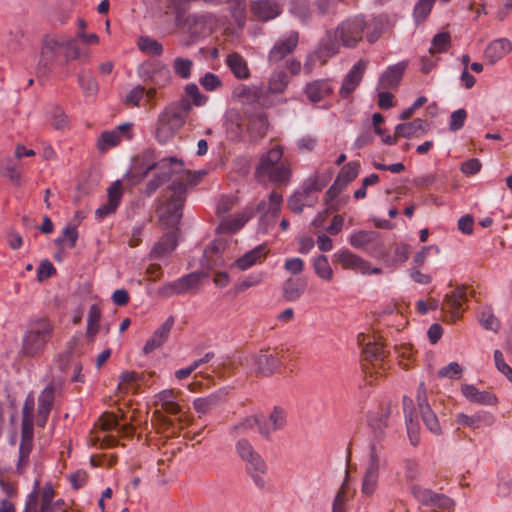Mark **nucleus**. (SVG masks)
Listing matches in <instances>:
<instances>
[{"instance_id":"f257e3e1","label":"nucleus","mask_w":512,"mask_h":512,"mask_svg":"<svg viewBox=\"0 0 512 512\" xmlns=\"http://www.w3.org/2000/svg\"><path fill=\"white\" fill-rule=\"evenodd\" d=\"M183 161L175 157L163 159L153 163L144 172L159 169L160 172L148 181L145 189L147 196H151L160 186L168 180L171 184L163 193V201L157 209L159 220L167 227H175L179 224L183 215V206L189 186H194L200 181V175L183 168Z\"/></svg>"},{"instance_id":"f03ea898","label":"nucleus","mask_w":512,"mask_h":512,"mask_svg":"<svg viewBox=\"0 0 512 512\" xmlns=\"http://www.w3.org/2000/svg\"><path fill=\"white\" fill-rule=\"evenodd\" d=\"M281 146H275L262 154L255 167L254 178L260 184L272 183L275 186H287L292 177L289 160L284 159Z\"/></svg>"},{"instance_id":"7ed1b4c3","label":"nucleus","mask_w":512,"mask_h":512,"mask_svg":"<svg viewBox=\"0 0 512 512\" xmlns=\"http://www.w3.org/2000/svg\"><path fill=\"white\" fill-rule=\"evenodd\" d=\"M53 333L54 326L48 318L32 320L23 335L19 355L24 358L41 357Z\"/></svg>"},{"instance_id":"20e7f679","label":"nucleus","mask_w":512,"mask_h":512,"mask_svg":"<svg viewBox=\"0 0 512 512\" xmlns=\"http://www.w3.org/2000/svg\"><path fill=\"white\" fill-rule=\"evenodd\" d=\"M190 110L191 104L185 99L169 104L158 117L157 140L165 144L172 139L185 125Z\"/></svg>"},{"instance_id":"39448f33","label":"nucleus","mask_w":512,"mask_h":512,"mask_svg":"<svg viewBox=\"0 0 512 512\" xmlns=\"http://www.w3.org/2000/svg\"><path fill=\"white\" fill-rule=\"evenodd\" d=\"M326 186L318 175L308 178L301 189L295 191L287 200L288 209L294 214H300L305 207H313L318 201V193Z\"/></svg>"},{"instance_id":"423d86ee","label":"nucleus","mask_w":512,"mask_h":512,"mask_svg":"<svg viewBox=\"0 0 512 512\" xmlns=\"http://www.w3.org/2000/svg\"><path fill=\"white\" fill-rule=\"evenodd\" d=\"M33 412L34 399L28 397L22 410L21 443L19 447V459L17 463V472L23 473L28 465L29 455L33 447Z\"/></svg>"},{"instance_id":"0eeeda50","label":"nucleus","mask_w":512,"mask_h":512,"mask_svg":"<svg viewBox=\"0 0 512 512\" xmlns=\"http://www.w3.org/2000/svg\"><path fill=\"white\" fill-rule=\"evenodd\" d=\"M208 274L204 271L191 272L175 281L167 282L157 290V295L161 298H170L175 295L194 294L202 286L203 279Z\"/></svg>"},{"instance_id":"6e6552de","label":"nucleus","mask_w":512,"mask_h":512,"mask_svg":"<svg viewBox=\"0 0 512 512\" xmlns=\"http://www.w3.org/2000/svg\"><path fill=\"white\" fill-rule=\"evenodd\" d=\"M368 24L363 15H355L344 19L334 31L336 41L343 46L354 48L363 39Z\"/></svg>"},{"instance_id":"1a4fd4ad","label":"nucleus","mask_w":512,"mask_h":512,"mask_svg":"<svg viewBox=\"0 0 512 512\" xmlns=\"http://www.w3.org/2000/svg\"><path fill=\"white\" fill-rule=\"evenodd\" d=\"M63 54V43L53 37H45L36 66L37 77H46Z\"/></svg>"},{"instance_id":"9d476101","label":"nucleus","mask_w":512,"mask_h":512,"mask_svg":"<svg viewBox=\"0 0 512 512\" xmlns=\"http://www.w3.org/2000/svg\"><path fill=\"white\" fill-rule=\"evenodd\" d=\"M175 13V25L179 29L188 31L195 35L198 33V26H204L207 22L205 15L187 14V0H169Z\"/></svg>"},{"instance_id":"9b49d317","label":"nucleus","mask_w":512,"mask_h":512,"mask_svg":"<svg viewBox=\"0 0 512 512\" xmlns=\"http://www.w3.org/2000/svg\"><path fill=\"white\" fill-rule=\"evenodd\" d=\"M233 98L244 106L253 107H269L272 105V100L268 96L265 87H247L241 85L234 89L232 93Z\"/></svg>"},{"instance_id":"f8f14e48","label":"nucleus","mask_w":512,"mask_h":512,"mask_svg":"<svg viewBox=\"0 0 512 512\" xmlns=\"http://www.w3.org/2000/svg\"><path fill=\"white\" fill-rule=\"evenodd\" d=\"M428 131V123L420 118L414 119L411 122L399 124L395 128L393 136L386 135L382 138V141L387 145H394L398 139L410 138L418 134H424Z\"/></svg>"},{"instance_id":"ddd939ff","label":"nucleus","mask_w":512,"mask_h":512,"mask_svg":"<svg viewBox=\"0 0 512 512\" xmlns=\"http://www.w3.org/2000/svg\"><path fill=\"white\" fill-rule=\"evenodd\" d=\"M57 387L55 380H52L46 388L41 392L38 398V409L36 415V424L39 427H44L51 409L54 404V394Z\"/></svg>"},{"instance_id":"4468645a","label":"nucleus","mask_w":512,"mask_h":512,"mask_svg":"<svg viewBox=\"0 0 512 512\" xmlns=\"http://www.w3.org/2000/svg\"><path fill=\"white\" fill-rule=\"evenodd\" d=\"M379 463L380 461L376 447L375 445H371L369 464L362 483V493L367 496L372 495L377 487L379 477Z\"/></svg>"},{"instance_id":"2eb2a0df","label":"nucleus","mask_w":512,"mask_h":512,"mask_svg":"<svg viewBox=\"0 0 512 512\" xmlns=\"http://www.w3.org/2000/svg\"><path fill=\"white\" fill-rule=\"evenodd\" d=\"M299 42V34L296 31L291 32L286 38L280 39L275 43L268 55V61L276 64L292 53Z\"/></svg>"},{"instance_id":"dca6fc26","label":"nucleus","mask_w":512,"mask_h":512,"mask_svg":"<svg viewBox=\"0 0 512 512\" xmlns=\"http://www.w3.org/2000/svg\"><path fill=\"white\" fill-rule=\"evenodd\" d=\"M251 13L260 21H269L282 13L278 0H256L250 5Z\"/></svg>"},{"instance_id":"f3484780","label":"nucleus","mask_w":512,"mask_h":512,"mask_svg":"<svg viewBox=\"0 0 512 512\" xmlns=\"http://www.w3.org/2000/svg\"><path fill=\"white\" fill-rule=\"evenodd\" d=\"M107 196V202L95 211V215L98 219H103L116 211L123 196L121 181L117 180L109 186Z\"/></svg>"},{"instance_id":"a211bd4d","label":"nucleus","mask_w":512,"mask_h":512,"mask_svg":"<svg viewBox=\"0 0 512 512\" xmlns=\"http://www.w3.org/2000/svg\"><path fill=\"white\" fill-rule=\"evenodd\" d=\"M464 301H467L466 287L458 286L454 291L445 296L442 310L449 312L452 321H455L462 315V302Z\"/></svg>"},{"instance_id":"6ab92c4d","label":"nucleus","mask_w":512,"mask_h":512,"mask_svg":"<svg viewBox=\"0 0 512 512\" xmlns=\"http://www.w3.org/2000/svg\"><path fill=\"white\" fill-rule=\"evenodd\" d=\"M367 67V63L364 60H359L345 76L340 89V95L343 98H347L359 85L362 80L363 74Z\"/></svg>"},{"instance_id":"aec40b11","label":"nucleus","mask_w":512,"mask_h":512,"mask_svg":"<svg viewBox=\"0 0 512 512\" xmlns=\"http://www.w3.org/2000/svg\"><path fill=\"white\" fill-rule=\"evenodd\" d=\"M174 325V317L170 316L146 342L143 351L145 354L153 352L155 349L161 347L168 339L169 333Z\"/></svg>"},{"instance_id":"412c9836","label":"nucleus","mask_w":512,"mask_h":512,"mask_svg":"<svg viewBox=\"0 0 512 512\" xmlns=\"http://www.w3.org/2000/svg\"><path fill=\"white\" fill-rule=\"evenodd\" d=\"M267 253L268 251L266 250V247L264 245H259L245 253L242 257L238 258L233 263V267H236L241 271H245L251 266L261 263L266 258Z\"/></svg>"},{"instance_id":"4be33fe9","label":"nucleus","mask_w":512,"mask_h":512,"mask_svg":"<svg viewBox=\"0 0 512 512\" xmlns=\"http://www.w3.org/2000/svg\"><path fill=\"white\" fill-rule=\"evenodd\" d=\"M463 395L471 402L481 405H495L497 397L489 391H480L474 385L463 384L461 386Z\"/></svg>"},{"instance_id":"5701e85b","label":"nucleus","mask_w":512,"mask_h":512,"mask_svg":"<svg viewBox=\"0 0 512 512\" xmlns=\"http://www.w3.org/2000/svg\"><path fill=\"white\" fill-rule=\"evenodd\" d=\"M337 261L342 265L344 269H353L357 270L363 274L369 273L370 265L368 262L353 254L352 252L346 250L337 253L336 255Z\"/></svg>"},{"instance_id":"b1692460","label":"nucleus","mask_w":512,"mask_h":512,"mask_svg":"<svg viewBox=\"0 0 512 512\" xmlns=\"http://www.w3.org/2000/svg\"><path fill=\"white\" fill-rule=\"evenodd\" d=\"M512 50L511 42L506 38H500L491 42L485 49L484 55L490 64H494Z\"/></svg>"},{"instance_id":"393cba45","label":"nucleus","mask_w":512,"mask_h":512,"mask_svg":"<svg viewBox=\"0 0 512 512\" xmlns=\"http://www.w3.org/2000/svg\"><path fill=\"white\" fill-rule=\"evenodd\" d=\"M406 69L405 63H398L389 67L381 76L379 86L382 89H393L397 87Z\"/></svg>"},{"instance_id":"a878e982","label":"nucleus","mask_w":512,"mask_h":512,"mask_svg":"<svg viewBox=\"0 0 512 512\" xmlns=\"http://www.w3.org/2000/svg\"><path fill=\"white\" fill-rule=\"evenodd\" d=\"M254 363L256 372L265 377L273 374L280 364L276 356L263 351L255 355Z\"/></svg>"},{"instance_id":"bb28decb","label":"nucleus","mask_w":512,"mask_h":512,"mask_svg":"<svg viewBox=\"0 0 512 512\" xmlns=\"http://www.w3.org/2000/svg\"><path fill=\"white\" fill-rule=\"evenodd\" d=\"M226 65L237 79L244 80L250 77L247 62L239 53L232 52L228 54L226 57Z\"/></svg>"},{"instance_id":"cd10ccee","label":"nucleus","mask_w":512,"mask_h":512,"mask_svg":"<svg viewBox=\"0 0 512 512\" xmlns=\"http://www.w3.org/2000/svg\"><path fill=\"white\" fill-rule=\"evenodd\" d=\"M307 282L303 278H288L283 284V298L287 301L298 300L306 290Z\"/></svg>"},{"instance_id":"c85d7f7f","label":"nucleus","mask_w":512,"mask_h":512,"mask_svg":"<svg viewBox=\"0 0 512 512\" xmlns=\"http://www.w3.org/2000/svg\"><path fill=\"white\" fill-rule=\"evenodd\" d=\"M332 92V87L327 80H315L308 83L305 94L311 102H319Z\"/></svg>"},{"instance_id":"c756f323","label":"nucleus","mask_w":512,"mask_h":512,"mask_svg":"<svg viewBox=\"0 0 512 512\" xmlns=\"http://www.w3.org/2000/svg\"><path fill=\"white\" fill-rule=\"evenodd\" d=\"M269 421L271 422V426L266 424L259 425V432L265 438H269L271 431H275L284 427L286 423L285 412L281 408L275 407L269 416Z\"/></svg>"},{"instance_id":"7c9ffc66","label":"nucleus","mask_w":512,"mask_h":512,"mask_svg":"<svg viewBox=\"0 0 512 512\" xmlns=\"http://www.w3.org/2000/svg\"><path fill=\"white\" fill-rule=\"evenodd\" d=\"M289 84V78L285 71H274L268 79V86L265 90L270 94H282Z\"/></svg>"},{"instance_id":"2f4dec72","label":"nucleus","mask_w":512,"mask_h":512,"mask_svg":"<svg viewBox=\"0 0 512 512\" xmlns=\"http://www.w3.org/2000/svg\"><path fill=\"white\" fill-rule=\"evenodd\" d=\"M177 246V235L176 232L170 231L163 235V237L155 244L152 254L155 257H161L166 253H169Z\"/></svg>"},{"instance_id":"473e14b6","label":"nucleus","mask_w":512,"mask_h":512,"mask_svg":"<svg viewBox=\"0 0 512 512\" xmlns=\"http://www.w3.org/2000/svg\"><path fill=\"white\" fill-rule=\"evenodd\" d=\"M225 393H215L207 397L197 398L193 402L194 409L201 414L208 413L224 399Z\"/></svg>"},{"instance_id":"72a5a7b5","label":"nucleus","mask_w":512,"mask_h":512,"mask_svg":"<svg viewBox=\"0 0 512 512\" xmlns=\"http://www.w3.org/2000/svg\"><path fill=\"white\" fill-rule=\"evenodd\" d=\"M282 202V195L276 191H273L269 195L268 202L261 201L257 205V211L264 214L271 213L276 217L280 213Z\"/></svg>"},{"instance_id":"f704fd0d","label":"nucleus","mask_w":512,"mask_h":512,"mask_svg":"<svg viewBox=\"0 0 512 512\" xmlns=\"http://www.w3.org/2000/svg\"><path fill=\"white\" fill-rule=\"evenodd\" d=\"M249 464V472L251 473L254 482L258 487H263L264 481L259 474H263L266 471V465L259 454L254 453L251 457L246 460Z\"/></svg>"},{"instance_id":"c9c22d12","label":"nucleus","mask_w":512,"mask_h":512,"mask_svg":"<svg viewBox=\"0 0 512 512\" xmlns=\"http://www.w3.org/2000/svg\"><path fill=\"white\" fill-rule=\"evenodd\" d=\"M231 16L239 28H243L246 20V0H225Z\"/></svg>"},{"instance_id":"e433bc0d","label":"nucleus","mask_w":512,"mask_h":512,"mask_svg":"<svg viewBox=\"0 0 512 512\" xmlns=\"http://www.w3.org/2000/svg\"><path fill=\"white\" fill-rule=\"evenodd\" d=\"M100 318H101V310L98 307V305H96V304L91 305L90 309H89V313H88V324H87V331H86V336L90 342L94 341V338L99 331Z\"/></svg>"},{"instance_id":"4c0bfd02","label":"nucleus","mask_w":512,"mask_h":512,"mask_svg":"<svg viewBox=\"0 0 512 512\" xmlns=\"http://www.w3.org/2000/svg\"><path fill=\"white\" fill-rule=\"evenodd\" d=\"M248 219L249 216L246 213L239 214L233 218H226L220 223L217 231L223 233H234L241 229Z\"/></svg>"},{"instance_id":"58836bf2","label":"nucleus","mask_w":512,"mask_h":512,"mask_svg":"<svg viewBox=\"0 0 512 512\" xmlns=\"http://www.w3.org/2000/svg\"><path fill=\"white\" fill-rule=\"evenodd\" d=\"M413 401L407 396L403 397V406L404 411L406 413V425H407V431L408 435L410 437V440L413 445H416L418 443V427L417 424L413 422L412 419V407Z\"/></svg>"},{"instance_id":"ea45409f","label":"nucleus","mask_w":512,"mask_h":512,"mask_svg":"<svg viewBox=\"0 0 512 512\" xmlns=\"http://www.w3.org/2000/svg\"><path fill=\"white\" fill-rule=\"evenodd\" d=\"M421 418L425 426L428 428L430 432L433 434L439 435L442 432L439 420L431 409V407H424V409L419 410Z\"/></svg>"},{"instance_id":"a19ab883","label":"nucleus","mask_w":512,"mask_h":512,"mask_svg":"<svg viewBox=\"0 0 512 512\" xmlns=\"http://www.w3.org/2000/svg\"><path fill=\"white\" fill-rule=\"evenodd\" d=\"M78 239L77 228L73 225H68L64 228L60 237L55 239V245L58 247L68 246L74 248Z\"/></svg>"},{"instance_id":"79ce46f5","label":"nucleus","mask_w":512,"mask_h":512,"mask_svg":"<svg viewBox=\"0 0 512 512\" xmlns=\"http://www.w3.org/2000/svg\"><path fill=\"white\" fill-rule=\"evenodd\" d=\"M315 273L325 281H331L333 279V269L331 268L328 259L325 255H320L314 260Z\"/></svg>"},{"instance_id":"37998d69","label":"nucleus","mask_w":512,"mask_h":512,"mask_svg":"<svg viewBox=\"0 0 512 512\" xmlns=\"http://www.w3.org/2000/svg\"><path fill=\"white\" fill-rule=\"evenodd\" d=\"M138 48L145 53L160 56L163 53L162 44L156 39L148 36H141L138 39Z\"/></svg>"},{"instance_id":"c03bdc74","label":"nucleus","mask_w":512,"mask_h":512,"mask_svg":"<svg viewBox=\"0 0 512 512\" xmlns=\"http://www.w3.org/2000/svg\"><path fill=\"white\" fill-rule=\"evenodd\" d=\"M121 142L119 131H104L101 133L97 140V148L104 152L111 147L118 145Z\"/></svg>"},{"instance_id":"a18cd8bd","label":"nucleus","mask_w":512,"mask_h":512,"mask_svg":"<svg viewBox=\"0 0 512 512\" xmlns=\"http://www.w3.org/2000/svg\"><path fill=\"white\" fill-rule=\"evenodd\" d=\"M479 322L486 330L497 332L500 329V321L492 312L490 307L484 308L479 312Z\"/></svg>"},{"instance_id":"49530a36","label":"nucleus","mask_w":512,"mask_h":512,"mask_svg":"<svg viewBox=\"0 0 512 512\" xmlns=\"http://www.w3.org/2000/svg\"><path fill=\"white\" fill-rule=\"evenodd\" d=\"M451 46V36L449 32H440L432 39V46L429 49L431 55L435 53L446 52Z\"/></svg>"},{"instance_id":"de8ad7c7","label":"nucleus","mask_w":512,"mask_h":512,"mask_svg":"<svg viewBox=\"0 0 512 512\" xmlns=\"http://www.w3.org/2000/svg\"><path fill=\"white\" fill-rule=\"evenodd\" d=\"M363 353L365 355V359L370 362L378 360L383 361L386 355L382 343L370 341L365 344Z\"/></svg>"},{"instance_id":"09e8293b","label":"nucleus","mask_w":512,"mask_h":512,"mask_svg":"<svg viewBox=\"0 0 512 512\" xmlns=\"http://www.w3.org/2000/svg\"><path fill=\"white\" fill-rule=\"evenodd\" d=\"M50 124L56 130H65L69 126L68 116L65 114L64 110L55 106L50 112Z\"/></svg>"},{"instance_id":"8fccbe9b","label":"nucleus","mask_w":512,"mask_h":512,"mask_svg":"<svg viewBox=\"0 0 512 512\" xmlns=\"http://www.w3.org/2000/svg\"><path fill=\"white\" fill-rule=\"evenodd\" d=\"M359 169L358 162H349L341 168L336 179H340V182L347 186L358 176Z\"/></svg>"},{"instance_id":"3c124183","label":"nucleus","mask_w":512,"mask_h":512,"mask_svg":"<svg viewBox=\"0 0 512 512\" xmlns=\"http://www.w3.org/2000/svg\"><path fill=\"white\" fill-rule=\"evenodd\" d=\"M172 79L171 72L169 68L165 65H161L157 67L152 75H151V81L155 86L158 87H164L167 84L170 83Z\"/></svg>"},{"instance_id":"603ef678","label":"nucleus","mask_w":512,"mask_h":512,"mask_svg":"<svg viewBox=\"0 0 512 512\" xmlns=\"http://www.w3.org/2000/svg\"><path fill=\"white\" fill-rule=\"evenodd\" d=\"M375 238L376 232L362 230L351 235L350 244L355 248H362L374 241Z\"/></svg>"},{"instance_id":"864d4df0","label":"nucleus","mask_w":512,"mask_h":512,"mask_svg":"<svg viewBox=\"0 0 512 512\" xmlns=\"http://www.w3.org/2000/svg\"><path fill=\"white\" fill-rule=\"evenodd\" d=\"M189 98L192 99V103H190L191 106H201L205 104L207 101V97L200 93L198 86L196 84L186 85L184 90V96L182 97V99H185L187 102H189Z\"/></svg>"},{"instance_id":"5fc2aeb1","label":"nucleus","mask_w":512,"mask_h":512,"mask_svg":"<svg viewBox=\"0 0 512 512\" xmlns=\"http://www.w3.org/2000/svg\"><path fill=\"white\" fill-rule=\"evenodd\" d=\"M193 62L190 59L177 57L173 62V69L176 75L183 79H187L191 75Z\"/></svg>"},{"instance_id":"6e6d98bb","label":"nucleus","mask_w":512,"mask_h":512,"mask_svg":"<svg viewBox=\"0 0 512 512\" xmlns=\"http://www.w3.org/2000/svg\"><path fill=\"white\" fill-rule=\"evenodd\" d=\"M77 344V340L73 339L69 342L68 349L60 354L56 360L58 368L61 372H67L73 359V349Z\"/></svg>"},{"instance_id":"4d7b16f0","label":"nucleus","mask_w":512,"mask_h":512,"mask_svg":"<svg viewBox=\"0 0 512 512\" xmlns=\"http://www.w3.org/2000/svg\"><path fill=\"white\" fill-rule=\"evenodd\" d=\"M348 480H349V474H348V471H346L345 480L335 496L332 512H345Z\"/></svg>"},{"instance_id":"13d9d810","label":"nucleus","mask_w":512,"mask_h":512,"mask_svg":"<svg viewBox=\"0 0 512 512\" xmlns=\"http://www.w3.org/2000/svg\"><path fill=\"white\" fill-rule=\"evenodd\" d=\"M78 82L83 90V93L87 96L96 95L99 87L97 81L91 76H85L80 73L78 75Z\"/></svg>"},{"instance_id":"bf43d9fd","label":"nucleus","mask_w":512,"mask_h":512,"mask_svg":"<svg viewBox=\"0 0 512 512\" xmlns=\"http://www.w3.org/2000/svg\"><path fill=\"white\" fill-rule=\"evenodd\" d=\"M54 495H55L54 490L50 485H46L42 489L41 505H40L38 512H50L53 510L54 504L52 501H53Z\"/></svg>"},{"instance_id":"052dcab7","label":"nucleus","mask_w":512,"mask_h":512,"mask_svg":"<svg viewBox=\"0 0 512 512\" xmlns=\"http://www.w3.org/2000/svg\"><path fill=\"white\" fill-rule=\"evenodd\" d=\"M390 415V408L387 407L382 410L379 416L372 417L369 420V425L374 430L375 433H382L384 428L387 427V419Z\"/></svg>"},{"instance_id":"680f3d73","label":"nucleus","mask_w":512,"mask_h":512,"mask_svg":"<svg viewBox=\"0 0 512 512\" xmlns=\"http://www.w3.org/2000/svg\"><path fill=\"white\" fill-rule=\"evenodd\" d=\"M268 126V118L265 113H259L250 120L251 129L255 130L260 136H264L266 134Z\"/></svg>"},{"instance_id":"e2e57ef3","label":"nucleus","mask_w":512,"mask_h":512,"mask_svg":"<svg viewBox=\"0 0 512 512\" xmlns=\"http://www.w3.org/2000/svg\"><path fill=\"white\" fill-rule=\"evenodd\" d=\"M256 425H260L258 418L256 416H248L233 426L232 431L237 435H241L244 434L247 430L253 429Z\"/></svg>"},{"instance_id":"0e129e2a","label":"nucleus","mask_w":512,"mask_h":512,"mask_svg":"<svg viewBox=\"0 0 512 512\" xmlns=\"http://www.w3.org/2000/svg\"><path fill=\"white\" fill-rule=\"evenodd\" d=\"M200 84L207 91H213L222 85L220 78L211 72H207L200 78Z\"/></svg>"},{"instance_id":"69168bd1","label":"nucleus","mask_w":512,"mask_h":512,"mask_svg":"<svg viewBox=\"0 0 512 512\" xmlns=\"http://www.w3.org/2000/svg\"><path fill=\"white\" fill-rule=\"evenodd\" d=\"M62 43L65 64L68 63L70 59H77L80 57V49L74 40L62 41Z\"/></svg>"},{"instance_id":"338daca9","label":"nucleus","mask_w":512,"mask_h":512,"mask_svg":"<svg viewBox=\"0 0 512 512\" xmlns=\"http://www.w3.org/2000/svg\"><path fill=\"white\" fill-rule=\"evenodd\" d=\"M413 495L424 505H431L434 496L436 495L435 492L424 489L420 486H413L412 488Z\"/></svg>"},{"instance_id":"774afa93","label":"nucleus","mask_w":512,"mask_h":512,"mask_svg":"<svg viewBox=\"0 0 512 512\" xmlns=\"http://www.w3.org/2000/svg\"><path fill=\"white\" fill-rule=\"evenodd\" d=\"M145 93V88L143 86L134 87L125 97V104L127 106H138L139 102L143 98Z\"/></svg>"}]
</instances>
